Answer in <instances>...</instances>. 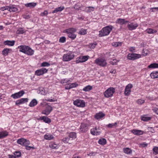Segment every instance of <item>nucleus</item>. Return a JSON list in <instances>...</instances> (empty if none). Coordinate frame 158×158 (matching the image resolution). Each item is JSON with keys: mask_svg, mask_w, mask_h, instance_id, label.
<instances>
[{"mask_svg": "<svg viewBox=\"0 0 158 158\" xmlns=\"http://www.w3.org/2000/svg\"><path fill=\"white\" fill-rule=\"evenodd\" d=\"M74 57V55L70 53L64 54L62 57V60L64 61H68L72 60Z\"/></svg>", "mask_w": 158, "mask_h": 158, "instance_id": "obj_6", "label": "nucleus"}, {"mask_svg": "<svg viewBox=\"0 0 158 158\" xmlns=\"http://www.w3.org/2000/svg\"><path fill=\"white\" fill-rule=\"evenodd\" d=\"M148 67L149 68H158V64L157 63L151 64L148 65Z\"/></svg>", "mask_w": 158, "mask_h": 158, "instance_id": "obj_38", "label": "nucleus"}, {"mask_svg": "<svg viewBox=\"0 0 158 158\" xmlns=\"http://www.w3.org/2000/svg\"><path fill=\"white\" fill-rule=\"evenodd\" d=\"M9 50L10 49L8 48L4 49L2 51V53L3 55L5 56H6L7 55V54L8 53Z\"/></svg>", "mask_w": 158, "mask_h": 158, "instance_id": "obj_41", "label": "nucleus"}, {"mask_svg": "<svg viewBox=\"0 0 158 158\" xmlns=\"http://www.w3.org/2000/svg\"><path fill=\"white\" fill-rule=\"evenodd\" d=\"M151 78L153 79L158 78V71H154L152 72L150 74Z\"/></svg>", "mask_w": 158, "mask_h": 158, "instance_id": "obj_23", "label": "nucleus"}, {"mask_svg": "<svg viewBox=\"0 0 158 158\" xmlns=\"http://www.w3.org/2000/svg\"><path fill=\"white\" fill-rule=\"evenodd\" d=\"M105 115V114L102 112H99L95 114V118L97 119H99L103 118Z\"/></svg>", "mask_w": 158, "mask_h": 158, "instance_id": "obj_22", "label": "nucleus"}, {"mask_svg": "<svg viewBox=\"0 0 158 158\" xmlns=\"http://www.w3.org/2000/svg\"><path fill=\"white\" fill-rule=\"evenodd\" d=\"M138 26V24L137 23H131L127 25V27L130 31L136 29Z\"/></svg>", "mask_w": 158, "mask_h": 158, "instance_id": "obj_14", "label": "nucleus"}, {"mask_svg": "<svg viewBox=\"0 0 158 158\" xmlns=\"http://www.w3.org/2000/svg\"><path fill=\"white\" fill-rule=\"evenodd\" d=\"M87 10L89 12H90L94 11V7L92 6H89L86 8Z\"/></svg>", "mask_w": 158, "mask_h": 158, "instance_id": "obj_49", "label": "nucleus"}, {"mask_svg": "<svg viewBox=\"0 0 158 158\" xmlns=\"http://www.w3.org/2000/svg\"><path fill=\"white\" fill-rule=\"evenodd\" d=\"M70 140H71L69 136L64 138L62 139V141L65 143H69V141Z\"/></svg>", "mask_w": 158, "mask_h": 158, "instance_id": "obj_39", "label": "nucleus"}, {"mask_svg": "<svg viewBox=\"0 0 158 158\" xmlns=\"http://www.w3.org/2000/svg\"><path fill=\"white\" fill-rule=\"evenodd\" d=\"M141 57V55L136 53H129L127 56L128 59L130 60H134Z\"/></svg>", "mask_w": 158, "mask_h": 158, "instance_id": "obj_7", "label": "nucleus"}, {"mask_svg": "<svg viewBox=\"0 0 158 158\" xmlns=\"http://www.w3.org/2000/svg\"><path fill=\"white\" fill-rule=\"evenodd\" d=\"M91 133L93 135H98L100 134V132L98 131L96 129H93L91 130Z\"/></svg>", "mask_w": 158, "mask_h": 158, "instance_id": "obj_29", "label": "nucleus"}, {"mask_svg": "<svg viewBox=\"0 0 158 158\" xmlns=\"http://www.w3.org/2000/svg\"><path fill=\"white\" fill-rule=\"evenodd\" d=\"M28 99L27 98H22L16 101L15 105H19L23 104L28 102Z\"/></svg>", "mask_w": 158, "mask_h": 158, "instance_id": "obj_16", "label": "nucleus"}, {"mask_svg": "<svg viewBox=\"0 0 158 158\" xmlns=\"http://www.w3.org/2000/svg\"><path fill=\"white\" fill-rule=\"evenodd\" d=\"M110 73L112 74H115L116 73V70H111L110 71Z\"/></svg>", "mask_w": 158, "mask_h": 158, "instance_id": "obj_63", "label": "nucleus"}, {"mask_svg": "<svg viewBox=\"0 0 158 158\" xmlns=\"http://www.w3.org/2000/svg\"><path fill=\"white\" fill-rule=\"evenodd\" d=\"M89 57L88 56H81L76 58L75 62L77 64L83 63L87 60Z\"/></svg>", "mask_w": 158, "mask_h": 158, "instance_id": "obj_5", "label": "nucleus"}, {"mask_svg": "<svg viewBox=\"0 0 158 158\" xmlns=\"http://www.w3.org/2000/svg\"><path fill=\"white\" fill-rule=\"evenodd\" d=\"M129 22L128 21L125 20L124 19L121 18L118 19L116 21V23L119 24L120 25H123Z\"/></svg>", "mask_w": 158, "mask_h": 158, "instance_id": "obj_17", "label": "nucleus"}, {"mask_svg": "<svg viewBox=\"0 0 158 158\" xmlns=\"http://www.w3.org/2000/svg\"><path fill=\"white\" fill-rule=\"evenodd\" d=\"M25 92L24 91L22 90L19 92L12 94L11 95V97L14 99H17L20 98L22 97L24 94Z\"/></svg>", "mask_w": 158, "mask_h": 158, "instance_id": "obj_12", "label": "nucleus"}, {"mask_svg": "<svg viewBox=\"0 0 158 158\" xmlns=\"http://www.w3.org/2000/svg\"><path fill=\"white\" fill-rule=\"evenodd\" d=\"M118 62V61L115 59L113 60V61H110V63L113 65H115L117 64V63Z\"/></svg>", "mask_w": 158, "mask_h": 158, "instance_id": "obj_53", "label": "nucleus"}, {"mask_svg": "<svg viewBox=\"0 0 158 158\" xmlns=\"http://www.w3.org/2000/svg\"><path fill=\"white\" fill-rule=\"evenodd\" d=\"M113 26L111 25L103 27L99 31V36L102 37L108 35L112 31Z\"/></svg>", "mask_w": 158, "mask_h": 158, "instance_id": "obj_2", "label": "nucleus"}, {"mask_svg": "<svg viewBox=\"0 0 158 158\" xmlns=\"http://www.w3.org/2000/svg\"><path fill=\"white\" fill-rule=\"evenodd\" d=\"M131 132L136 135H140L143 134V131L140 130L133 129L131 131Z\"/></svg>", "mask_w": 158, "mask_h": 158, "instance_id": "obj_19", "label": "nucleus"}, {"mask_svg": "<svg viewBox=\"0 0 158 158\" xmlns=\"http://www.w3.org/2000/svg\"><path fill=\"white\" fill-rule=\"evenodd\" d=\"M145 102V100L142 99H139L136 101V102L139 104L141 105Z\"/></svg>", "mask_w": 158, "mask_h": 158, "instance_id": "obj_47", "label": "nucleus"}, {"mask_svg": "<svg viewBox=\"0 0 158 158\" xmlns=\"http://www.w3.org/2000/svg\"><path fill=\"white\" fill-rule=\"evenodd\" d=\"M152 110L156 114H158V108L155 107L152 109Z\"/></svg>", "mask_w": 158, "mask_h": 158, "instance_id": "obj_58", "label": "nucleus"}, {"mask_svg": "<svg viewBox=\"0 0 158 158\" xmlns=\"http://www.w3.org/2000/svg\"><path fill=\"white\" fill-rule=\"evenodd\" d=\"M48 14V12L47 10H45L43 12L40 14V15L42 16H46Z\"/></svg>", "mask_w": 158, "mask_h": 158, "instance_id": "obj_56", "label": "nucleus"}, {"mask_svg": "<svg viewBox=\"0 0 158 158\" xmlns=\"http://www.w3.org/2000/svg\"><path fill=\"white\" fill-rule=\"evenodd\" d=\"M135 49V47H131L130 48L129 50L131 52H133Z\"/></svg>", "mask_w": 158, "mask_h": 158, "instance_id": "obj_62", "label": "nucleus"}, {"mask_svg": "<svg viewBox=\"0 0 158 158\" xmlns=\"http://www.w3.org/2000/svg\"><path fill=\"white\" fill-rule=\"evenodd\" d=\"M36 5V3L32 2L25 4V6L27 7H29L30 8H33Z\"/></svg>", "mask_w": 158, "mask_h": 158, "instance_id": "obj_18", "label": "nucleus"}, {"mask_svg": "<svg viewBox=\"0 0 158 158\" xmlns=\"http://www.w3.org/2000/svg\"><path fill=\"white\" fill-rule=\"evenodd\" d=\"M66 41V38L64 37H60L59 39V41L61 43H64Z\"/></svg>", "mask_w": 158, "mask_h": 158, "instance_id": "obj_51", "label": "nucleus"}, {"mask_svg": "<svg viewBox=\"0 0 158 158\" xmlns=\"http://www.w3.org/2000/svg\"><path fill=\"white\" fill-rule=\"evenodd\" d=\"M37 101L35 99H33L30 102L29 106L30 107H33L37 104Z\"/></svg>", "mask_w": 158, "mask_h": 158, "instance_id": "obj_28", "label": "nucleus"}, {"mask_svg": "<svg viewBox=\"0 0 158 158\" xmlns=\"http://www.w3.org/2000/svg\"><path fill=\"white\" fill-rule=\"evenodd\" d=\"M124 152L127 154H131L132 152V150L128 148H123Z\"/></svg>", "mask_w": 158, "mask_h": 158, "instance_id": "obj_27", "label": "nucleus"}, {"mask_svg": "<svg viewBox=\"0 0 158 158\" xmlns=\"http://www.w3.org/2000/svg\"><path fill=\"white\" fill-rule=\"evenodd\" d=\"M86 30L82 28L79 31V34L81 35H84L86 34Z\"/></svg>", "mask_w": 158, "mask_h": 158, "instance_id": "obj_43", "label": "nucleus"}, {"mask_svg": "<svg viewBox=\"0 0 158 158\" xmlns=\"http://www.w3.org/2000/svg\"><path fill=\"white\" fill-rule=\"evenodd\" d=\"M0 10L2 11H4L5 10H9V6H6L4 7H2L0 8Z\"/></svg>", "mask_w": 158, "mask_h": 158, "instance_id": "obj_50", "label": "nucleus"}, {"mask_svg": "<svg viewBox=\"0 0 158 158\" xmlns=\"http://www.w3.org/2000/svg\"><path fill=\"white\" fill-rule=\"evenodd\" d=\"M71 89L75 88L78 85L76 83H71L70 85Z\"/></svg>", "mask_w": 158, "mask_h": 158, "instance_id": "obj_48", "label": "nucleus"}, {"mask_svg": "<svg viewBox=\"0 0 158 158\" xmlns=\"http://www.w3.org/2000/svg\"><path fill=\"white\" fill-rule=\"evenodd\" d=\"M30 144V141L29 140H28L27 139H25V141H24V142L23 143V144L22 145L26 147L27 145H29Z\"/></svg>", "mask_w": 158, "mask_h": 158, "instance_id": "obj_46", "label": "nucleus"}, {"mask_svg": "<svg viewBox=\"0 0 158 158\" xmlns=\"http://www.w3.org/2000/svg\"><path fill=\"white\" fill-rule=\"evenodd\" d=\"M25 32L23 28H20L18 30L17 33L18 34H23Z\"/></svg>", "mask_w": 158, "mask_h": 158, "instance_id": "obj_44", "label": "nucleus"}, {"mask_svg": "<svg viewBox=\"0 0 158 158\" xmlns=\"http://www.w3.org/2000/svg\"><path fill=\"white\" fill-rule=\"evenodd\" d=\"M92 89V87L90 85H88L85 87L83 90L85 92L89 91Z\"/></svg>", "mask_w": 158, "mask_h": 158, "instance_id": "obj_34", "label": "nucleus"}, {"mask_svg": "<svg viewBox=\"0 0 158 158\" xmlns=\"http://www.w3.org/2000/svg\"><path fill=\"white\" fill-rule=\"evenodd\" d=\"M49 147L53 149H56L58 148V145L54 142H51L50 143Z\"/></svg>", "mask_w": 158, "mask_h": 158, "instance_id": "obj_25", "label": "nucleus"}, {"mask_svg": "<svg viewBox=\"0 0 158 158\" xmlns=\"http://www.w3.org/2000/svg\"><path fill=\"white\" fill-rule=\"evenodd\" d=\"M24 141H25V139L22 138L18 139L17 141V143H18L22 145Z\"/></svg>", "mask_w": 158, "mask_h": 158, "instance_id": "obj_40", "label": "nucleus"}, {"mask_svg": "<svg viewBox=\"0 0 158 158\" xmlns=\"http://www.w3.org/2000/svg\"><path fill=\"white\" fill-rule=\"evenodd\" d=\"M15 43V41L14 40H6L4 42V44L5 45H7L10 46H13L14 45Z\"/></svg>", "mask_w": 158, "mask_h": 158, "instance_id": "obj_24", "label": "nucleus"}, {"mask_svg": "<svg viewBox=\"0 0 158 158\" xmlns=\"http://www.w3.org/2000/svg\"><path fill=\"white\" fill-rule=\"evenodd\" d=\"M19 51L24 53L28 56H32L33 55L34 51L30 47L27 46L22 45L18 47Z\"/></svg>", "mask_w": 158, "mask_h": 158, "instance_id": "obj_1", "label": "nucleus"}, {"mask_svg": "<svg viewBox=\"0 0 158 158\" xmlns=\"http://www.w3.org/2000/svg\"><path fill=\"white\" fill-rule=\"evenodd\" d=\"M52 109V107L51 106L48 105L46 107L45 109L42 111V113L43 114L48 115L50 114Z\"/></svg>", "mask_w": 158, "mask_h": 158, "instance_id": "obj_13", "label": "nucleus"}, {"mask_svg": "<svg viewBox=\"0 0 158 158\" xmlns=\"http://www.w3.org/2000/svg\"><path fill=\"white\" fill-rule=\"evenodd\" d=\"M133 85L131 84H129L126 87L124 94L125 96L129 95L131 92V89L132 88Z\"/></svg>", "mask_w": 158, "mask_h": 158, "instance_id": "obj_11", "label": "nucleus"}, {"mask_svg": "<svg viewBox=\"0 0 158 158\" xmlns=\"http://www.w3.org/2000/svg\"><path fill=\"white\" fill-rule=\"evenodd\" d=\"M117 123H110L107 125V126L108 127L111 128L113 126L117 125Z\"/></svg>", "mask_w": 158, "mask_h": 158, "instance_id": "obj_52", "label": "nucleus"}, {"mask_svg": "<svg viewBox=\"0 0 158 158\" xmlns=\"http://www.w3.org/2000/svg\"><path fill=\"white\" fill-rule=\"evenodd\" d=\"M25 148L27 150H31V149H34V148L33 147H31L30 146H29V145H27L25 147Z\"/></svg>", "mask_w": 158, "mask_h": 158, "instance_id": "obj_57", "label": "nucleus"}, {"mask_svg": "<svg viewBox=\"0 0 158 158\" xmlns=\"http://www.w3.org/2000/svg\"><path fill=\"white\" fill-rule=\"evenodd\" d=\"M96 45V44H90V47L91 48H94Z\"/></svg>", "mask_w": 158, "mask_h": 158, "instance_id": "obj_60", "label": "nucleus"}, {"mask_svg": "<svg viewBox=\"0 0 158 158\" xmlns=\"http://www.w3.org/2000/svg\"><path fill=\"white\" fill-rule=\"evenodd\" d=\"M69 137L71 140H73L74 139H75L76 137V133L74 132H72L69 133Z\"/></svg>", "mask_w": 158, "mask_h": 158, "instance_id": "obj_32", "label": "nucleus"}, {"mask_svg": "<svg viewBox=\"0 0 158 158\" xmlns=\"http://www.w3.org/2000/svg\"><path fill=\"white\" fill-rule=\"evenodd\" d=\"M80 129L81 132H85L88 130L87 125L86 124L81 123Z\"/></svg>", "mask_w": 158, "mask_h": 158, "instance_id": "obj_15", "label": "nucleus"}, {"mask_svg": "<svg viewBox=\"0 0 158 158\" xmlns=\"http://www.w3.org/2000/svg\"><path fill=\"white\" fill-rule=\"evenodd\" d=\"M64 6H60L56 8L52 12L53 13H56L59 11H61L64 9Z\"/></svg>", "mask_w": 158, "mask_h": 158, "instance_id": "obj_31", "label": "nucleus"}, {"mask_svg": "<svg viewBox=\"0 0 158 158\" xmlns=\"http://www.w3.org/2000/svg\"><path fill=\"white\" fill-rule=\"evenodd\" d=\"M148 143H143L140 144V146L142 147H147L148 146Z\"/></svg>", "mask_w": 158, "mask_h": 158, "instance_id": "obj_59", "label": "nucleus"}, {"mask_svg": "<svg viewBox=\"0 0 158 158\" xmlns=\"http://www.w3.org/2000/svg\"><path fill=\"white\" fill-rule=\"evenodd\" d=\"M147 32L148 34H154L157 32L156 30H155L151 28L148 29L147 30Z\"/></svg>", "mask_w": 158, "mask_h": 158, "instance_id": "obj_35", "label": "nucleus"}, {"mask_svg": "<svg viewBox=\"0 0 158 158\" xmlns=\"http://www.w3.org/2000/svg\"><path fill=\"white\" fill-rule=\"evenodd\" d=\"M98 143L101 145H104L106 143V141L105 139L102 138L100 139L98 141Z\"/></svg>", "mask_w": 158, "mask_h": 158, "instance_id": "obj_36", "label": "nucleus"}, {"mask_svg": "<svg viewBox=\"0 0 158 158\" xmlns=\"http://www.w3.org/2000/svg\"><path fill=\"white\" fill-rule=\"evenodd\" d=\"M8 156L9 158H16L15 155L14 156L12 155H9Z\"/></svg>", "mask_w": 158, "mask_h": 158, "instance_id": "obj_64", "label": "nucleus"}, {"mask_svg": "<svg viewBox=\"0 0 158 158\" xmlns=\"http://www.w3.org/2000/svg\"><path fill=\"white\" fill-rule=\"evenodd\" d=\"M39 91V93L41 94L44 95L46 94L45 89L43 88H40Z\"/></svg>", "mask_w": 158, "mask_h": 158, "instance_id": "obj_42", "label": "nucleus"}, {"mask_svg": "<svg viewBox=\"0 0 158 158\" xmlns=\"http://www.w3.org/2000/svg\"><path fill=\"white\" fill-rule=\"evenodd\" d=\"M18 10V8L14 5L9 6V11L10 12H15Z\"/></svg>", "mask_w": 158, "mask_h": 158, "instance_id": "obj_21", "label": "nucleus"}, {"mask_svg": "<svg viewBox=\"0 0 158 158\" xmlns=\"http://www.w3.org/2000/svg\"><path fill=\"white\" fill-rule=\"evenodd\" d=\"M95 154H96L95 152H90V153L88 154V155L89 156H95Z\"/></svg>", "mask_w": 158, "mask_h": 158, "instance_id": "obj_61", "label": "nucleus"}, {"mask_svg": "<svg viewBox=\"0 0 158 158\" xmlns=\"http://www.w3.org/2000/svg\"><path fill=\"white\" fill-rule=\"evenodd\" d=\"M41 119L48 123H49L51 122V119L47 117L43 116L41 118Z\"/></svg>", "mask_w": 158, "mask_h": 158, "instance_id": "obj_30", "label": "nucleus"}, {"mask_svg": "<svg viewBox=\"0 0 158 158\" xmlns=\"http://www.w3.org/2000/svg\"><path fill=\"white\" fill-rule=\"evenodd\" d=\"M76 29L73 28H70L66 30V32L68 34V36L72 40L74 39L76 37V35L73 33V32H76Z\"/></svg>", "mask_w": 158, "mask_h": 158, "instance_id": "obj_3", "label": "nucleus"}, {"mask_svg": "<svg viewBox=\"0 0 158 158\" xmlns=\"http://www.w3.org/2000/svg\"><path fill=\"white\" fill-rule=\"evenodd\" d=\"M113 46L115 47L121 46L122 45V43L121 42H113L112 44Z\"/></svg>", "mask_w": 158, "mask_h": 158, "instance_id": "obj_37", "label": "nucleus"}, {"mask_svg": "<svg viewBox=\"0 0 158 158\" xmlns=\"http://www.w3.org/2000/svg\"><path fill=\"white\" fill-rule=\"evenodd\" d=\"M54 137L52 135L46 134L44 135V138L46 140H50L53 139Z\"/></svg>", "mask_w": 158, "mask_h": 158, "instance_id": "obj_33", "label": "nucleus"}, {"mask_svg": "<svg viewBox=\"0 0 158 158\" xmlns=\"http://www.w3.org/2000/svg\"><path fill=\"white\" fill-rule=\"evenodd\" d=\"M50 64L47 62H44L42 63L41 64V66L42 67H48L50 66Z\"/></svg>", "mask_w": 158, "mask_h": 158, "instance_id": "obj_45", "label": "nucleus"}, {"mask_svg": "<svg viewBox=\"0 0 158 158\" xmlns=\"http://www.w3.org/2000/svg\"><path fill=\"white\" fill-rule=\"evenodd\" d=\"M74 105L79 107H84L85 106V103L83 100L77 99L73 102Z\"/></svg>", "mask_w": 158, "mask_h": 158, "instance_id": "obj_9", "label": "nucleus"}, {"mask_svg": "<svg viewBox=\"0 0 158 158\" xmlns=\"http://www.w3.org/2000/svg\"><path fill=\"white\" fill-rule=\"evenodd\" d=\"M15 157H20L21 156V152H20L16 151L14 154Z\"/></svg>", "mask_w": 158, "mask_h": 158, "instance_id": "obj_54", "label": "nucleus"}, {"mask_svg": "<svg viewBox=\"0 0 158 158\" xmlns=\"http://www.w3.org/2000/svg\"><path fill=\"white\" fill-rule=\"evenodd\" d=\"M153 151L156 154H158V147H155L153 149Z\"/></svg>", "mask_w": 158, "mask_h": 158, "instance_id": "obj_55", "label": "nucleus"}, {"mask_svg": "<svg viewBox=\"0 0 158 158\" xmlns=\"http://www.w3.org/2000/svg\"><path fill=\"white\" fill-rule=\"evenodd\" d=\"M8 135V133L6 131H0V139L6 137Z\"/></svg>", "mask_w": 158, "mask_h": 158, "instance_id": "obj_20", "label": "nucleus"}, {"mask_svg": "<svg viewBox=\"0 0 158 158\" xmlns=\"http://www.w3.org/2000/svg\"><path fill=\"white\" fill-rule=\"evenodd\" d=\"M141 120L144 121H147L151 120V118L148 117L147 115H145L141 116Z\"/></svg>", "mask_w": 158, "mask_h": 158, "instance_id": "obj_26", "label": "nucleus"}, {"mask_svg": "<svg viewBox=\"0 0 158 158\" xmlns=\"http://www.w3.org/2000/svg\"><path fill=\"white\" fill-rule=\"evenodd\" d=\"M48 71V69L46 68H43L36 71L35 72V74L37 76H40L47 73Z\"/></svg>", "mask_w": 158, "mask_h": 158, "instance_id": "obj_10", "label": "nucleus"}, {"mask_svg": "<svg viewBox=\"0 0 158 158\" xmlns=\"http://www.w3.org/2000/svg\"><path fill=\"white\" fill-rule=\"evenodd\" d=\"M95 63L96 64L102 66H106L107 64L106 60L104 58H98L96 59Z\"/></svg>", "mask_w": 158, "mask_h": 158, "instance_id": "obj_8", "label": "nucleus"}, {"mask_svg": "<svg viewBox=\"0 0 158 158\" xmlns=\"http://www.w3.org/2000/svg\"><path fill=\"white\" fill-rule=\"evenodd\" d=\"M115 89L113 87H110L106 89L104 93V96L106 98L112 97L114 93Z\"/></svg>", "mask_w": 158, "mask_h": 158, "instance_id": "obj_4", "label": "nucleus"}]
</instances>
